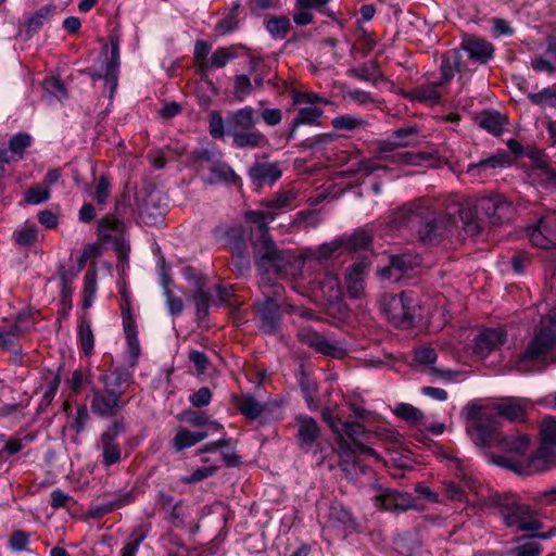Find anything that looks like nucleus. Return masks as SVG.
I'll use <instances>...</instances> for the list:
<instances>
[{
    "label": "nucleus",
    "instance_id": "57",
    "mask_svg": "<svg viewBox=\"0 0 556 556\" xmlns=\"http://www.w3.org/2000/svg\"><path fill=\"white\" fill-rule=\"evenodd\" d=\"M50 199V190L43 185H36L25 193L27 204H40Z\"/></svg>",
    "mask_w": 556,
    "mask_h": 556
},
{
    "label": "nucleus",
    "instance_id": "8",
    "mask_svg": "<svg viewBox=\"0 0 556 556\" xmlns=\"http://www.w3.org/2000/svg\"><path fill=\"white\" fill-rule=\"evenodd\" d=\"M104 383L103 389L91 390V412L101 417H115L123 409L125 403L122 400L123 391L119 390L121 377L114 383L109 382L108 376H101Z\"/></svg>",
    "mask_w": 556,
    "mask_h": 556
},
{
    "label": "nucleus",
    "instance_id": "56",
    "mask_svg": "<svg viewBox=\"0 0 556 556\" xmlns=\"http://www.w3.org/2000/svg\"><path fill=\"white\" fill-rule=\"evenodd\" d=\"M102 446V464L106 467L117 464L121 460L122 450L116 444L100 442Z\"/></svg>",
    "mask_w": 556,
    "mask_h": 556
},
{
    "label": "nucleus",
    "instance_id": "21",
    "mask_svg": "<svg viewBox=\"0 0 556 556\" xmlns=\"http://www.w3.org/2000/svg\"><path fill=\"white\" fill-rule=\"evenodd\" d=\"M462 49L466 51L468 58L478 64H485L493 58V45L477 36H466L462 42Z\"/></svg>",
    "mask_w": 556,
    "mask_h": 556
},
{
    "label": "nucleus",
    "instance_id": "11",
    "mask_svg": "<svg viewBox=\"0 0 556 556\" xmlns=\"http://www.w3.org/2000/svg\"><path fill=\"white\" fill-rule=\"evenodd\" d=\"M299 341L315 352L333 358H343L346 349L338 341L327 338L312 328H302L296 334Z\"/></svg>",
    "mask_w": 556,
    "mask_h": 556
},
{
    "label": "nucleus",
    "instance_id": "36",
    "mask_svg": "<svg viewBox=\"0 0 556 556\" xmlns=\"http://www.w3.org/2000/svg\"><path fill=\"white\" fill-rule=\"evenodd\" d=\"M265 27L273 38L283 39L291 29V22L286 15L270 16L265 20Z\"/></svg>",
    "mask_w": 556,
    "mask_h": 556
},
{
    "label": "nucleus",
    "instance_id": "63",
    "mask_svg": "<svg viewBox=\"0 0 556 556\" xmlns=\"http://www.w3.org/2000/svg\"><path fill=\"white\" fill-rule=\"evenodd\" d=\"M29 543V534L24 531H14L9 540V547L13 552H23L27 549Z\"/></svg>",
    "mask_w": 556,
    "mask_h": 556
},
{
    "label": "nucleus",
    "instance_id": "55",
    "mask_svg": "<svg viewBox=\"0 0 556 556\" xmlns=\"http://www.w3.org/2000/svg\"><path fill=\"white\" fill-rule=\"evenodd\" d=\"M392 258L404 276L420 265V257L418 255L401 254L393 255Z\"/></svg>",
    "mask_w": 556,
    "mask_h": 556
},
{
    "label": "nucleus",
    "instance_id": "44",
    "mask_svg": "<svg viewBox=\"0 0 556 556\" xmlns=\"http://www.w3.org/2000/svg\"><path fill=\"white\" fill-rule=\"evenodd\" d=\"M240 3H233L226 17L216 25V31L219 35L229 34L236 29L239 23Z\"/></svg>",
    "mask_w": 556,
    "mask_h": 556
},
{
    "label": "nucleus",
    "instance_id": "19",
    "mask_svg": "<svg viewBox=\"0 0 556 556\" xmlns=\"http://www.w3.org/2000/svg\"><path fill=\"white\" fill-rule=\"evenodd\" d=\"M257 123L256 112L252 106L228 112L226 116L227 135L238 134L240 131L251 130Z\"/></svg>",
    "mask_w": 556,
    "mask_h": 556
},
{
    "label": "nucleus",
    "instance_id": "3",
    "mask_svg": "<svg viewBox=\"0 0 556 556\" xmlns=\"http://www.w3.org/2000/svg\"><path fill=\"white\" fill-rule=\"evenodd\" d=\"M556 343V315L548 314L541 319L540 326L527 349L515 362L519 372L539 371L554 362L553 349Z\"/></svg>",
    "mask_w": 556,
    "mask_h": 556
},
{
    "label": "nucleus",
    "instance_id": "53",
    "mask_svg": "<svg viewBox=\"0 0 556 556\" xmlns=\"http://www.w3.org/2000/svg\"><path fill=\"white\" fill-rule=\"evenodd\" d=\"M37 228L35 225L26 224L14 232L15 242L22 247H29L37 241Z\"/></svg>",
    "mask_w": 556,
    "mask_h": 556
},
{
    "label": "nucleus",
    "instance_id": "64",
    "mask_svg": "<svg viewBox=\"0 0 556 556\" xmlns=\"http://www.w3.org/2000/svg\"><path fill=\"white\" fill-rule=\"evenodd\" d=\"M510 554L511 556H538L540 554V547L535 541L528 540L514 547Z\"/></svg>",
    "mask_w": 556,
    "mask_h": 556
},
{
    "label": "nucleus",
    "instance_id": "26",
    "mask_svg": "<svg viewBox=\"0 0 556 556\" xmlns=\"http://www.w3.org/2000/svg\"><path fill=\"white\" fill-rule=\"evenodd\" d=\"M513 163V157L505 150H500L495 154L490 155L483 160H480L478 163L470 164L467 168V174L472 177H478L481 175L482 170L492 168H503Z\"/></svg>",
    "mask_w": 556,
    "mask_h": 556
},
{
    "label": "nucleus",
    "instance_id": "34",
    "mask_svg": "<svg viewBox=\"0 0 556 556\" xmlns=\"http://www.w3.org/2000/svg\"><path fill=\"white\" fill-rule=\"evenodd\" d=\"M478 123L488 132L500 136L507 124V118L498 112H484L478 118Z\"/></svg>",
    "mask_w": 556,
    "mask_h": 556
},
{
    "label": "nucleus",
    "instance_id": "35",
    "mask_svg": "<svg viewBox=\"0 0 556 556\" xmlns=\"http://www.w3.org/2000/svg\"><path fill=\"white\" fill-rule=\"evenodd\" d=\"M218 156L219 153L217 151H212L206 148H199L191 152L190 161L198 173L204 174L205 170L211 168L212 164Z\"/></svg>",
    "mask_w": 556,
    "mask_h": 556
},
{
    "label": "nucleus",
    "instance_id": "28",
    "mask_svg": "<svg viewBox=\"0 0 556 556\" xmlns=\"http://www.w3.org/2000/svg\"><path fill=\"white\" fill-rule=\"evenodd\" d=\"M232 144L238 149H261L268 146V138L254 128L251 130L232 134Z\"/></svg>",
    "mask_w": 556,
    "mask_h": 556
},
{
    "label": "nucleus",
    "instance_id": "47",
    "mask_svg": "<svg viewBox=\"0 0 556 556\" xmlns=\"http://www.w3.org/2000/svg\"><path fill=\"white\" fill-rule=\"evenodd\" d=\"M245 230L241 225H235L227 228L220 237L228 245L235 250H240L244 245Z\"/></svg>",
    "mask_w": 556,
    "mask_h": 556
},
{
    "label": "nucleus",
    "instance_id": "2",
    "mask_svg": "<svg viewBox=\"0 0 556 556\" xmlns=\"http://www.w3.org/2000/svg\"><path fill=\"white\" fill-rule=\"evenodd\" d=\"M531 438L527 433L506 434L500 437L495 446L507 455H496L492 462L518 475L528 476L548 470L554 465L556 448V419L546 416L540 425V445L527 462H520L528 451Z\"/></svg>",
    "mask_w": 556,
    "mask_h": 556
},
{
    "label": "nucleus",
    "instance_id": "27",
    "mask_svg": "<svg viewBox=\"0 0 556 556\" xmlns=\"http://www.w3.org/2000/svg\"><path fill=\"white\" fill-rule=\"evenodd\" d=\"M235 407L247 418L257 419L266 409V405L250 393L232 396Z\"/></svg>",
    "mask_w": 556,
    "mask_h": 556
},
{
    "label": "nucleus",
    "instance_id": "7",
    "mask_svg": "<svg viewBox=\"0 0 556 556\" xmlns=\"http://www.w3.org/2000/svg\"><path fill=\"white\" fill-rule=\"evenodd\" d=\"M490 502L500 510L504 523L520 531H534L540 529V522L534 519L528 505L519 502L514 494H495Z\"/></svg>",
    "mask_w": 556,
    "mask_h": 556
},
{
    "label": "nucleus",
    "instance_id": "16",
    "mask_svg": "<svg viewBox=\"0 0 556 556\" xmlns=\"http://www.w3.org/2000/svg\"><path fill=\"white\" fill-rule=\"evenodd\" d=\"M530 402L523 397H507L493 406L494 415L503 417L510 422H525L528 416Z\"/></svg>",
    "mask_w": 556,
    "mask_h": 556
},
{
    "label": "nucleus",
    "instance_id": "13",
    "mask_svg": "<svg viewBox=\"0 0 556 556\" xmlns=\"http://www.w3.org/2000/svg\"><path fill=\"white\" fill-rule=\"evenodd\" d=\"M123 295L124 300L121 304L123 329L126 337L128 353L134 362H136L140 355V343L138 340L137 324L134 317L130 301L126 293Z\"/></svg>",
    "mask_w": 556,
    "mask_h": 556
},
{
    "label": "nucleus",
    "instance_id": "60",
    "mask_svg": "<svg viewBox=\"0 0 556 556\" xmlns=\"http://www.w3.org/2000/svg\"><path fill=\"white\" fill-rule=\"evenodd\" d=\"M253 86L247 75H237L235 77L233 93L239 101H243L252 92Z\"/></svg>",
    "mask_w": 556,
    "mask_h": 556
},
{
    "label": "nucleus",
    "instance_id": "41",
    "mask_svg": "<svg viewBox=\"0 0 556 556\" xmlns=\"http://www.w3.org/2000/svg\"><path fill=\"white\" fill-rule=\"evenodd\" d=\"M528 99L532 104L543 110L554 108L556 105V90L553 88H544L539 92H529Z\"/></svg>",
    "mask_w": 556,
    "mask_h": 556
},
{
    "label": "nucleus",
    "instance_id": "12",
    "mask_svg": "<svg viewBox=\"0 0 556 556\" xmlns=\"http://www.w3.org/2000/svg\"><path fill=\"white\" fill-rule=\"evenodd\" d=\"M279 290L274 289V295L265 294L262 300L257 301V314L261 321V328L268 333H274L278 330L281 318V308L276 300Z\"/></svg>",
    "mask_w": 556,
    "mask_h": 556
},
{
    "label": "nucleus",
    "instance_id": "10",
    "mask_svg": "<svg viewBox=\"0 0 556 556\" xmlns=\"http://www.w3.org/2000/svg\"><path fill=\"white\" fill-rule=\"evenodd\" d=\"M417 302L409 292H402L390 298L386 304V313L397 327L408 328L415 321Z\"/></svg>",
    "mask_w": 556,
    "mask_h": 556
},
{
    "label": "nucleus",
    "instance_id": "48",
    "mask_svg": "<svg viewBox=\"0 0 556 556\" xmlns=\"http://www.w3.org/2000/svg\"><path fill=\"white\" fill-rule=\"evenodd\" d=\"M78 336L83 351L90 354L93 350L94 338L91 326L87 319H81L78 327Z\"/></svg>",
    "mask_w": 556,
    "mask_h": 556
},
{
    "label": "nucleus",
    "instance_id": "6",
    "mask_svg": "<svg viewBox=\"0 0 556 556\" xmlns=\"http://www.w3.org/2000/svg\"><path fill=\"white\" fill-rule=\"evenodd\" d=\"M465 414L466 429L473 443L482 447L495 445L500 438L496 416L477 404H468Z\"/></svg>",
    "mask_w": 556,
    "mask_h": 556
},
{
    "label": "nucleus",
    "instance_id": "54",
    "mask_svg": "<svg viewBox=\"0 0 556 556\" xmlns=\"http://www.w3.org/2000/svg\"><path fill=\"white\" fill-rule=\"evenodd\" d=\"M210 134L215 139H222L227 134L226 119L224 121L218 111H211L208 114Z\"/></svg>",
    "mask_w": 556,
    "mask_h": 556
},
{
    "label": "nucleus",
    "instance_id": "23",
    "mask_svg": "<svg viewBox=\"0 0 556 556\" xmlns=\"http://www.w3.org/2000/svg\"><path fill=\"white\" fill-rule=\"evenodd\" d=\"M553 216L542 217L538 225L529 229V238L533 245L541 249H552L555 245L556 233Z\"/></svg>",
    "mask_w": 556,
    "mask_h": 556
},
{
    "label": "nucleus",
    "instance_id": "31",
    "mask_svg": "<svg viewBox=\"0 0 556 556\" xmlns=\"http://www.w3.org/2000/svg\"><path fill=\"white\" fill-rule=\"evenodd\" d=\"M348 75L361 81L370 83L374 86L384 80L383 74L380 72L376 62H367L350 68Z\"/></svg>",
    "mask_w": 556,
    "mask_h": 556
},
{
    "label": "nucleus",
    "instance_id": "30",
    "mask_svg": "<svg viewBox=\"0 0 556 556\" xmlns=\"http://www.w3.org/2000/svg\"><path fill=\"white\" fill-rule=\"evenodd\" d=\"M207 435V431H190L184 427H178L172 440V446L177 452H180L195 445L198 442L206 439Z\"/></svg>",
    "mask_w": 556,
    "mask_h": 556
},
{
    "label": "nucleus",
    "instance_id": "37",
    "mask_svg": "<svg viewBox=\"0 0 556 556\" xmlns=\"http://www.w3.org/2000/svg\"><path fill=\"white\" fill-rule=\"evenodd\" d=\"M324 111L317 106L301 108L293 118V130H296L302 125L319 124Z\"/></svg>",
    "mask_w": 556,
    "mask_h": 556
},
{
    "label": "nucleus",
    "instance_id": "43",
    "mask_svg": "<svg viewBox=\"0 0 556 556\" xmlns=\"http://www.w3.org/2000/svg\"><path fill=\"white\" fill-rule=\"evenodd\" d=\"M149 528L147 526H138L131 533L132 541L127 543L121 551V556H135L139 545L147 538Z\"/></svg>",
    "mask_w": 556,
    "mask_h": 556
},
{
    "label": "nucleus",
    "instance_id": "20",
    "mask_svg": "<svg viewBox=\"0 0 556 556\" xmlns=\"http://www.w3.org/2000/svg\"><path fill=\"white\" fill-rule=\"evenodd\" d=\"M295 426L298 428L296 440L300 447L308 452L317 442L320 435V428L316 420L307 415H301L295 418Z\"/></svg>",
    "mask_w": 556,
    "mask_h": 556
},
{
    "label": "nucleus",
    "instance_id": "50",
    "mask_svg": "<svg viewBox=\"0 0 556 556\" xmlns=\"http://www.w3.org/2000/svg\"><path fill=\"white\" fill-rule=\"evenodd\" d=\"M53 10L51 7L46 5L36 11L28 20L27 33L37 31L51 16Z\"/></svg>",
    "mask_w": 556,
    "mask_h": 556
},
{
    "label": "nucleus",
    "instance_id": "40",
    "mask_svg": "<svg viewBox=\"0 0 556 556\" xmlns=\"http://www.w3.org/2000/svg\"><path fill=\"white\" fill-rule=\"evenodd\" d=\"M343 249L349 252H356L369 247L371 237L365 230H357L348 238L341 239Z\"/></svg>",
    "mask_w": 556,
    "mask_h": 556
},
{
    "label": "nucleus",
    "instance_id": "46",
    "mask_svg": "<svg viewBox=\"0 0 556 556\" xmlns=\"http://www.w3.org/2000/svg\"><path fill=\"white\" fill-rule=\"evenodd\" d=\"M331 125L337 130H355L366 125V122L354 115H340L331 121Z\"/></svg>",
    "mask_w": 556,
    "mask_h": 556
},
{
    "label": "nucleus",
    "instance_id": "42",
    "mask_svg": "<svg viewBox=\"0 0 556 556\" xmlns=\"http://www.w3.org/2000/svg\"><path fill=\"white\" fill-rule=\"evenodd\" d=\"M126 432L125 418L114 419L108 428L101 433L100 442L116 444V439Z\"/></svg>",
    "mask_w": 556,
    "mask_h": 556
},
{
    "label": "nucleus",
    "instance_id": "45",
    "mask_svg": "<svg viewBox=\"0 0 556 556\" xmlns=\"http://www.w3.org/2000/svg\"><path fill=\"white\" fill-rule=\"evenodd\" d=\"M430 157L431 155L426 153L401 152L391 155L390 162L396 165L418 166Z\"/></svg>",
    "mask_w": 556,
    "mask_h": 556
},
{
    "label": "nucleus",
    "instance_id": "14",
    "mask_svg": "<svg viewBox=\"0 0 556 556\" xmlns=\"http://www.w3.org/2000/svg\"><path fill=\"white\" fill-rule=\"evenodd\" d=\"M527 156L532 161V168L529 176L533 181L548 186L556 181V173L549 165L547 155L540 149L531 148L527 151Z\"/></svg>",
    "mask_w": 556,
    "mask_h": 556
},
{
    "label": "nucleus",
    "instance_id": "38",
    "mask_svg": "<svg viewBox=\"0 0 556 556\" xmlns=\"http://www.w3.org/2000/svg\"><path fill=\"white\" fill-rule=\"evenodd\" d=\"M236 58V53L231 48H218L214 51L211 59L203 65L202 74H205L212 68H223L227 63Z\"/></svg>",
    "mask_w": 556,
    "mask_h": 556
},
{
    "label": "nucleus",
    "instance_id": "32",
    "mask_svg": "<svg viewBox=\"0 0 556 556\" xmlns=\"http://www.w3.org/2000/svg\"><path fill=\"white\" fill-rule=\"evenodd\" d=\"M318 289L327 303H333L341 296L340 281L334 274H325L318 281Z\"/></svg>",
    "mask_w": 556,
    "mask_h": 556
},
{
    "label": "nucleus",
    "instance_id": "39",
    "mask_svg": "<svg viewBox=\"0 0 556 556\" xmlns=\"http://www.w3.org/2000/svg\"><path fill=\"white\" fill-rule=\"evenodd\" d=\"M418 134L419 129L417 126H406L395 129L393 131L395 146H397L399 148H406L418 144Z\"/></svg>",
    "mask_w": 556,
    "mask_h": 556
},
{
    "label": "nucleus",
    "instance_id": "58",
    "mask_svg": "<svg viewBox=\"0 0 556 556\" xmlns=\"http://www.w3.org/2000/svg\"><path fill=\"white\" fill-rule=\"evenodd\" d=\"M43 90L56 98L59 101H62L67 98V91L63 84L55 77H49L43 80L42 84Z\"/></svg>",
    "mask_w": 556,
    "mask_h": 556
},
{
    "label": "nucleus",
    "instance_id": "49",
    "mask_svg": "<svg viewBox=\"0 0 556 556\" xmlns=\"http://www.w3.org/2000/svg\"><path fill=\"white\" fill-rule=\"evenodd\" d=\"M394 414L402 419L417 424L424 418V413L410 404L401 403L394 408Z\"/></svg>",
    "mask_w": 556,
    "mask_h": 556
},
{
    "label": "nucleus",
    "instance_id": "18",
    "mask_svg": "<svg viewBox=\"0 0 556 556\" xmlns=\"http://www.w3.org/2000/svg\"><path fill=\"white\" fill-rule=\"evenodd\" d=\"M376 506L389 511H405L414 507V500L408 493L394 489H384L375 496Z\"/></svg>",
    "mask_w": 556,
    "mask_h": 556
},
{
    "label": "nucleus",
    "instance_id": "5",
    "mask_svg": "<svg viewBox=\"0 0 556 556\" xmlns=\"http://www.w3.org/2000/svg\"><path fill=\"white\" fill-rule=\"evenodd\" d=\"M463 72L462 54L457 50H450L442 55L440 73L441 78L438 81L421 85L412 92L407 93L406 97L412 101H417L427 104H438L441 102L442 94L439 91V87L448 84L455 73Z\"/></svg>",
    "mask_w": 556,
    "mask_h": 556
},
{
    "label": "nucleus",
    "instance_id": "1",
    "mask_svg": "<svg viewBox=\"0 0 556 556\" xmlns=\"http://www.w3.org/2000/svg\"><path fill=\"white\" fill-rule=\"evenodd\" d=\"M511 211L510 203L501 194L482 197L477 200L475 212L465 204L456 203L447 208L446 222L426 199L407 203L395 211L392 223L396 227H407L415 230L420 240L426 244L439 242L445 235L448 223L454 222L457 214L463 223L465 232L475 237L482 230V222L485 219L491 225H500L508 218Z\"/></svg>",
    "mask_w": 556,
    "mask_h": 556
},
{
    "label": "nucleus",
    "instance_id": "4",
    "mask_svg": "<svg viewBox=\"0 0 556 556\" xmlns=\"http://www.w3.org/2000/svg\"><path fill=\"white\" fill-rule=\"evenodd\" d=\"M276 214L273 212L249 211L245 218L257 225L261 239L254 244V257L260 267H270L282 271L292 263L293 255L290 251L280 250L268 235L267 222L274 220Z\"/></svg>",
    "mask_w": 556,
    "mask_h": 556
},
{
    "label": "nucleus",
    "instance_id": "52",
    "mask_svg": "<svg viewBox=\"0 0 556 556\" xmlns=\"http://www.w3.org/2000/svg\"><path fill=\"white\" fill-rule=\"evenodd\" d=\"M124 229V224L114 217H103L99 222V233L103 239L112 237L111 232L121 233Z\"/></svg>",
    "mask_w": 556,
    "mask_h": 556
},
{
    "label": "nucleus",
    "instance_id": "24",
    "mask_svg": "<svg viewBox=\"0 0 556 556\" xmlns=\"http://www.w3.org/2000/svg\"><path fill=\"white\" fill-rule=\"evenodd\" d=\"M248 175L253 184L263 186L277 181L281 177L282 170L278 163L256 161L249 168Z\"/></svg>",
    "mask_w": 556,
    "mask_h": 556
},
{
    "label": "nucleus",
    "instance_id": "15",
    "mask_svg": "<svg viewBox=\"0 0 556 556\" xmlns=\"http://www.w3.org/2000/svg\"><path fill=\"white\" fill-rule=\"evenodd\" d=\"M437 358L438 354L432 348L421 346L414 351V361L420 365L430 366L428 372L434 380L454 381L462 376V371L431 366Z\"/></svg>",
    "mask_w": 556,
    "mask_h": 556
},
{
    "label": "nucleus",
    "instance_id": "51",
    "mask_svg": "<svg viewBox=\"0 0 556 556\" xmlns=\"http://www.w3.org/2000/svg\"><path fill=\"white\" fill-rule=\"evenodd\" d=\"M30 142L31 137L28 134L21 132L14 135L9 142V149L12 154L17 155V159L11 156L13 159L12 161L22 159L24 150L30 146Z\"/></svg>",
    "mask_w": 556,
    "mask_h": 556
},
{
    "label": "nucleus",
    "instance_id": "29",
    "mask_svg": "<svg viewBox=\"0 0 556 556\" xmlns=\"http://www.w3.org/2000/svg\"><path fill=\"white\" fill-rule=\"evenodd\" d=\"M208 172L210 174L207 176H204V180L210 185L219 182L237 184V181L239 180V177L235 173V170L228 164L222 162L219 160V156L212 164Z\"/></svg>",
    "mask_w": 556,
    "mask_h": 556
},
{
    "label": "nucleus",
    "instance_id": "62",
    "mask_svg": "<svg viewBox=\"0 0 556 556\" xmlns=\"http://www.w3.org/2000/svg\"><path fill=\"white\" fill-rule=\"evenodd\" d=\"M217 467L215 466H206L195 469L189 476H185L181 478V482L186 484H193L200 482L215 473Z\"/></svg>",
    "mask_w": 556,
    "mask_h": 556
},
{
    "label": "nucleus",
    "instance_id": "22",
    "mask_svg": "<svg viewBox=\"0 0 556 556\" xmlns=\"http://www.w3.org/2000/svg\"><path fill=\"white\" fill-rule=\"evenodd\" d=\"M369 262L366 258L353 263L345 274L346 290L351 298L358 299L365 291V277Z\"/></svg>",
    "mask_w": 556,
    "mask_h": 556
},
{
    "label": "nucleus",
    "instance_id": "25",
    "mask_svg": "<svg viewBox=\"0 0 556 556\" xmlns=\"http://www.w3.org/2000/svg\"><path fill=\"white\" fill-rule=\"evenodd\" d=\"M327 520L331 527L346 531L356 530V522L351 511L340 502H331L328 507Z\"/></svg>",
    "mask_w": 556,
    "mask_h": 556
},
{
    "label": "nucleus",
    "instance_id": "59",
    "mask_svg": "<svg viewBox=\"0 0 556 556\" xmlns=\"http://www.w3.org/2000/svg\"><path fill=\"white\" fill-rule=\"evenodd\" d=\"M341 434L345 433L350 441L348 442L354 446L355 443H361L358 438L365 431L364 427L355 421H344L340 425Z\"/></svg>",
    "mask_w": 556,
    "mask_h": 556
},
{
    "label": "nucleus",
    "instance_id": "9",
    "mask_svg": "<svg viewBox=\"0 0 556 556\" xmlns=\"http://www.w3.org/2000/svg\"><path fill=\"white\" fill-rule=\"evenodd\" d=\"M339 446V467L348 478H354L359 473H365L366 466L362 465L361 460L356 457L357 454H365L378 458L376 451L363 443H355L351 445L343 437L338 439Z\"/></svg>",
    "mask_w": 556,
    "mask_h": 556
},
{
    "label": "nucleus",
    "instance_id": "17",
    "mask_svg": "<svg viewBox=\"0 0 556 556\" xmlns=\"http://www.w3.org/2000/svg\"><path fill=\"white\" fill-rule=\"evenodd\" d=\"M506 340L507 333L503 328H486L476 337L473 352L481 357H486L500 349Z\"/></svg>",
    "mask_w": 556,
    "mask_h": 556
},
{
    "label": "nucleus",
    "instance_id": "61",
    "mask_svg": "<svg viewBox=\"0 0 556 556\" xmlns=\"http://www.w3.org/2000/svg\"><path fill=\"white\" fill-rule=\"evenodd\" d=\"M340 249H343V242L341 239L333 240L328 243H324L317 248V250L314 252V256L316 260H328L333 256V254L339 251Z\"/></svg>",
    "mask_w": 556,
    "mask_h": 556
},
{
    "label": "nucleus",
    "instance_id": "33",
    "mask_svg": "<svg viewBox=\"0 0 556 556\" xmlns=\"http://www.w3.org/2000/svg\"><path fill=\"white\" fill-rule=\"evenodd\" d=\"M298 191L293 188L280 190L270 199L264 202V205L270 210H291L295 207Z\"/></svg>",
    "mask_w": 556,
    "mask_h": 556
}]
</instances>
